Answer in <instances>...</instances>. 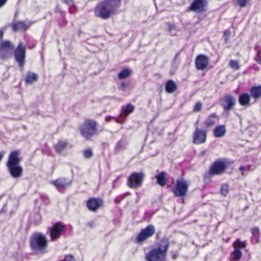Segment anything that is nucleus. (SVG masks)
Returning a JSON list of instances; mask_svg holds the SVG:
<instances>
[{
  "instance_id": "nucleus-6",
  "label": "nucleus",
  "mask_w": 261,
  "mask_h": 261,
  "mask_svg": "<svg viewBox=\"0 0 261 261\" xmlns=\"http://www.w3.org/2000/svg\"><path fill=\"white\" fill-rule=\"evenodd\" d=\"M190 183L184 178H178L172 191L176 197H182L187 195Z\"/></svg>"
},
{
  "instance_id": "nucleus-40",
  "label": "nucleus",
  "mask_w": 261,
  "mask_h": 261,
  "mask_svg": "<svg viewBox=\"0 0 261 261\" xmlns=\"http://www.w3.org/2000/svg\"><path fill=\"white\" fill-rule=\"evenodd\" d=\"M248 0H237L238 4L241 7H245L247 5Z\"/></svg>"
},
{
  "instance_id": "nucleus-14",
  "label": "nucleus",
  "mask_w": 261,
  "mask_h": 261,
  "mask_svg": "<svg viewBox=\"0 0 261 261\" xmlns=\"http://www.w3.org/2000/svg\"><path fill=\"white\" fill-rule=\"evenodd\" d=\"M207 132L196 127L193 135V142L195 144L204 143L206 140Z\"/></svg>"
},
{
  "instance_id": "nucleus-41",
  "label": "nucleus",
  "mask_w": 261,
  "mask_h": 261,
  "mask_svg": "<svg viewBox=\"0 0 261 261\" xmlns=\"http://www.w3.org/2000/svg\"><path fill=\"white\" fill-rule=\"evenodd\" d=\"M231 35L230 31L228 30H226L223 34L224 38L226 41H227L229 40V38Z\"/></svg>"
},
{
  "instance_id": "nucleus-9",
  "label": "nucleus",
  "mask_w": 261,
  "mask_h": 261,
  "mask_svg": "<svg viewBox=\"0 0 261 261\" xmlns=\"http://www.w3.org/2000/svg\"><path fill=\"white\" fill-rule=\"evenodd\" d=\"M234 250L231 254V260L232 261H238L242 256L241 249H245L246 247V243L245 241H241L237 239L233 244Z\"/></svg>"
},
{
  "instance_id": "nucleus-50",
  "label": "nucleus",
  "mask_w": 261,
  "mask_h": 261,
  "mask_svg": "<svg viewBox=\"0 0 261 261\" xmlns=\"http://www.w3.org/2000/svg\"><path fill=\"white\" fill-rule=\"evenodd\" d=\"M252 68H253L255 70H259V67H257L256 65H254L252 66Z\"/></svg>"
},
{
  "instance_id": "nucleus-13",
  "label": "nucleus",
  "mask_w": 261,
  "mask_h": 261,
  "mask_svg": "<svg viewBox=\"0 0 261 261\" xmlns=\"http://www.w3.org/2000/svg\"><path fill=\"white\" fill-rule=\"evenodd\" d=\"M15 60L18 63L20 67H23L25 62V47L21 43H20L14 51Z\"/></svg>"
},
{
  "instance_id": "nucleus-4",
  "label": "nucleus",
  "mask_w": 261,
  "mask_h": 261,
  "mask_svg": "<svg viewBox=\"0 0 261 261\" xmlns=\"http://www.w3.org/2000/svg\"><path fill=\"white\" fill-rule=\"evenodd\" d=\"M30 244L33 251L37 254H44L46 252L47 240L46 237L39 232L34 233L30 240Z\"/></svg>"
},
{
  "instance_id": "nucleus-38",
  "label": "nucleus",
  "mask_w": 261,
  "mask_h": 261,
  "mask_svg": "<svg viewBox=\"0 0 261 261\" xmlns=\"http://www.w3.org/2000/svg\"><path fill=\"white\" fill-rule=\"evenodd\" d=\"M201 108H202L201 103L200 102H197L196 103V104L194 107L193 111L196 112H199L201 110Z\"/></svg>"
},
{
  "instance_id": "nucleus-23",
  "label": "nucleus",
  "mask_w": 261,
  "mask_h": 261,
  "mask_svg": "<svg viewBox=\"0 0 261 261\" xmlns=\"http://www.w3.org/2000/svg\"><path fill=\"white\" fill-rule=\"evenodd\" d=\"M250 95L251 97L255 100L259 99L261 97V86H254L250 89Z\"/></svg>"
},
{
  "instance_id": "nucleus-1",
  "label": "nucleus",
  "mask_w": 261,
  "mask_h": 261,
  "mask_svg": "<svg viewBox=\"0 0 261 261\" xmlns=\"http://www.w3.org/2000/svg\"><path fill=\"white\" fill-rule=\"evenodd\" d=\"M121 0H103L94 9L96 17L107 19L116 14L121 5Z\"/></svg>"
},
{
  "instance_id": "nucleus-53",
  "label": "nucleus",
  "mask_w": 261,
  "mask_h": 261,
  "mask_svg": "<svg viewBox=\"0 0 261 261\" xmlns=\"http://www.w3.org/2000/svg\"><path fill=\"white\" fill-rule=\"evenodd\" d=\"M35 43L34 41H33V44L31 46H29L28 47L30 48H33V47H35Z\"/></svg>"
},
{
  "instance_id": "nucleus-42",
  "label": "nucleus",
  "mask_w": 261,
  "mask_h": 261,
  "mask_svg": "<svg viewBox=\"0 0 261 261\" xmlns=\"http://www.w3.org/2000/svg\"><path fill=\"white\" fill-rule=\"evenodd\" d=\"M254 49L256 51V55L261 54V46L258 44H256L254 47Z\"/></svg>"
},
{
  "instance_id": "nucleus-18",
  "label": "nucleus",
  "mask_w": 261,
  "mask_h": 261,
  "mask_svg": "<svg viewBox=\"0 0 261 261\" xmlns=\"http://www.w3.org/2000/svg\"><path fill=\"white\" fill-rule=\"evenodd\" d=\"M209 64V60L203 55H198L195 60V66L198 70L205 69Z\"/></svg>"
},
{
  "instance_id": "nucleus-44",
  "label": "nucleus",
  "mask_w": 261,
  "mask_h": 261,
  "mask_svg": "<svg viewBox=\"0 0 261 261\" xmlns=\"http://www.w3.org/2000/svg\"><path fill=\"white\" fill-rule=\"evenodd\" d=\"M254 59L258 64L261 65V54L256 55L254 57Z\"/></svg>"
},
{
  "instance_id": "nucleus-20",
  "label": "nucleus",
  "mask_w": 261,
  "mask_h": 261,
  "mask_svg": "<svg viewBox=\"0 0 261 261\" xmlns=\"http://www.w3.org/2000/svg\"><path fill=\"white\" fill-rule=\"evenodd\" d=\"M102 204V200L100 198H92L87 201L88 208L92 212L97 211Z\"/></svg>"
},
{
  "instance_id": "nucleus-55",
  "label": "nucleus",
  "mask_w": 261,
  "mask_h": 261,
  "mask_svg": "<svg viewBox=\"0 0 261 261\" xmlns=\"http://www.w3.org/2000/svg\"><path fill=\"white\" fill-rule=\"evenodd\" d=\"M89 224H90V226H92V224L90 223Z\"/></svg>"
},
{
  "instance_id": "nucleus-37",
  "label": "nucleus",
  "mask_w": 261,
  "mask_h": 261,
  "mask_svg": "<svg viewBox=\"0 0 261 261\" xmlns=\"http://www.w3.org/2000/svg\"><path fill=\"white\" fill-rule=\"evenodd\" d=\"M128 82H122L119 84V89L121 91H126V88L128 87Z\"/></svg>"
},
{
  "instance_id": "nucleus-49",
  "label": "nucleus",
  "mask_w": 261,
  "mask_h": 261,
  "mask_svg": "<svg viewBox=\"0 0 261 261\" xmlns=\"http://www.w3.org/2000/svg\"><path fill=\"white\" fill-rule=\"evenodd\" d=\"M169 28L171 30V29H175V26L174 25V24H170L169 25Z\"/></svg>"
},
{
  "instance_id": "nucleus-32",
  "label": "nucleus",
  "mask_w": 261,
  "mask_h": 261,
  "mask_svg": "<svg viewBox=\"0 0 261 261\" xmlns=\"http://www.w3.org/2000/svg\"><path fill=\"white\" fill-rule=\"evenodd\" d=\"M252 233L253 237L252 238V241L256 243L258 241L259 236V229L258 227H255L252 229Z\"/></svg>"
},
{
  "instance_id": "nucleus-45",
  "label": "nucleus",
  "mask_w": 261,
  "mask_h": 261,
  "mask_svg": "<svg viewBox=\"0 0 261 261\" xmlns=\"http://www.w3.org/2000/svg\"><path fill=\"white\" fill-rule=\"evenodd\" d=\"M118 118V117H114L110 116H107L105 118V120L107 122H110L112 120H115L116 122V119Z\"/></svg>"
},
{
  "instance_id": "nucleus-21",
  "label": "nucleus",
  "mask_w": 261,
  "mask_h": 261,
  "mask_svg": "<svg viewBox=\"0 0 261 261\" xmlns=\"http://www.w3.org/2000/svg\"><path fill=\"white\" fill-rule=\"evenodd\" d=\"M31 25L30 23H27L24 21H17L11 25L13 31H25L28 29Z\"/></svg>"
},
{
  "instance_id": "nucleus-54",
  "label": "nucleus",
  "mask_w": 261,
  "mask_h": 261,
  "mask_svg": "<svg viewBox=\"0 0 261 261\" xmlns=\"http://www.w3.org/2000/svg\"><path fill=\"white\" fill-rule=\"evenodd\" d=\"M36 217L38 218V219H40V217L39 215H36Z\"/></svg>"
},
{
  "instance_id": "nucleus-26",
  "label": "nucleus",
  "mask_w": 261,
  "mask_h": 261,
  "mask_svg": "<svg viewBox=\"0 0 261 261\" xmlns=\"http://www.w3.org/2000/svg\"><path fill=\"white\" fill-rule=\"evenodd\" d=\"M127 145V142L125 139L122 138L120 140L115 146L114 149L115 153H117L124 150L126 148Z\"/></svg>"
},
{
  "instance_id": "nucleus-28",
  "label": "nucleus",
  "mask_w": 261,
  "mask_h": 261,
  "mask_svg": "<svg viewBox=\"0 0 261 261\" xmlns=\"http://www.w3.org/2000/svg\"><path fill=\"white\" fill-rule=\"evenodd\" d=\"M218 120V117L215 114H213L204 121V124L206 127H209L213 126Z\"/></svg>"
},
{
  "instance_id": "nucleus-39",
  "label": "nucleus",
  "mask_w": 261,
  "mask_h": 261,
  "mask_svg": "<svg viewBox=\"0 0 261 261\" xmlns=\"http://www.w3.org/2000/svg\"><path fill=\"white\" fill-rule=\"evenodd\" d=\"M250 169V167L249 166H241L240 167V170L242 172L243 175L245 174L246 172L249 171Z\"/></svg>"
},
{
  "instance_id": "nucleus-56",
  "label": "nucleus",
  "mask_w": 261,
  "mask_h": 261,
  "mask_svg": "<svg viewBox=\"0 0 261 261\" xmlns=\"http://www.w3.org/2000/svg\"><path fill=\"white\" fill-rule=\"evenodd\" d=\"M4 211V207L2 209V211Z\"/></svg>"
},
{
  "instance_id": "nucleus-3",
  "label": "nucleus",
  "mask_w": 261,
  "mask_h": 261,
  "mask_svg": "<svg viewBox=\"0 0 261 261\" xmlns=\"http://www.w3.org/2000/svg\"><path fill=\"white\" fill-rule=\"evenodd\" d=\"M18 155V151L11 152L6 164L8 171L12 177L14 178L20 177L23 173V169L19 164L20 159Z\"/></svg>"
},
{
  "instance_id": "nucleus-7",
  "label": "nucleus",
  "mask_w": 261,
  "mask_h": 261,
  "mask_svg": "<svg viewBox=\"0 0 261 261\" xmlns=\"http://www.w3.org/2000/svg\"><path fill=\"white\" fill-rule=\"evenodd\" d=\"M3 32L0 30V58L5 60L8 58L14 49V46L9 41H3Z\"/></svg>"
},
{
  "instance_id": "nucleus-43",
  "label": "nucleus",
  "mask_w": 261,
  "mask_h": 261,
  "mask_svg": "<svg viewBox=\"0 0 261 261\" xmlns=\"http://www.w3.org/2000/svg\"><path fill=\"white\" fill-rule=\"evenodd\" d=\"M62 2L67 4L69 7L73 6L74 5L73 0H62Z\"/></svg>"
},
{
  "instance_id": "nucleus-27",
  "label": "nucleus",
  "mask_w": 261,
  "mask_h": 261,
  "mask_svg": "<svg viewBox=\"0 0 261 261\" xmlns=\"http://www.w3.org/2000/svg\"><path fill=\"white\" fill-rule=\"evenodd\" d=\"M38 75L32 72H28L25 75L24 79L25 82L27 84H32L38 80Z\"/></svg>"
},
{
  "instance_id": "nucleus-15",
  "label": "nucleus",
  "mask_w": 261,
  "mask_h": 261,
  "mask_svg": "<svg viewBox=\"0 0 261 261\" xmlns=\"http://www.w3.org/2000/svg\"><path fill=\"white\" fill-rule=\"evenodd\" d=\"M135 107L130 103L122 106L121 113L116 119V122L122 123L125 121L126 117L131 114L134 110Z\"/></svg>"
},
{
  "instance_id": "nucleus-29",
  "label": "nucleus",
  "mask_w": 261,
  "mask_h": 261,
  "mask_svg": "<svg viewBox=\"0 0 261 261\" xmlns=\"http://www.w3.org/2000/svg\"><path fill=\"white\" fill-rule=\"evenodd\" d=\"M177 88L176 84L172 80L168 81L166 84L165 89L168 93H173L177 90Z\"/></svg>"
},
{
  "instance_id": "nucleus-48",
  "label": "nucleus",
  "mask_w": 261,
  "mask_h": 261,
  "mask_svg": "<svg viewBox=\"0 0 261 261\" xmlns=\"http://www.w3.org/2000/svg\"><path fill=\"white\" fill-rule=\"evenodd\" d=\"M7 0H0V8L2 7L7 2Z\"/></svg>"
},
{
  "instance_id": "nucleus-12",
  "label": "nucleus",
  "mask_w": 261,
  "mask_h": 261,
  "mask_svg": "<svg viewBox=\"0 0 261 261\" xmlns=\"http://www.w3.org/2000/svg\"><path fill=\"white\" fill-rule=\"evenodd\" d=\"M236 103V98L230 94L224 95L220 99V104L225 111H228L232 110Z\"/></svg>"
},
{
  "instance_id": "nucleus-5",
  "label": "nucleus",
  "mask_w": 261,
  "mask_h": 261,
  "mask_svg": "<svg viewBox=\"0 0 261 261\" xmlns=\"http://www.w3.org/2000/svg\"><path fill=\"white\" fill-rule=\"evenodd\" d=\"M97 123L92 119H86L79 126L82 136L86 140H90L98 133Z\"/></svg>"
},
{
  "instance_id": "nucleus-46",
  "label": "nucleus",
  "mask_w": 261,
  "mask_h": 261,
  "mask_svg": "<svg viewBox=\"0 0 261 261\" xmlns=\"http://www.w3.org/2000/svg\"><path fill=\"white\" fill-rule=\"evenodd\" d=\"M40 198L42 201H43L46 203H47L48 202V199L46 195L41 194L40 195Z\"/></svg>"
},
{
  "instance_id": "nucleus-35",
  "label": "nucleus",
  "mask_w": 261,
  "mask_h": 261,
  "mask_svg": "<svg viewBox=\"0 0 261 261\" xmlns=\"http://www.w3.org/2000/svg\"><path fill=\"white\" fill-rule=\"evenodd\" d=\"M130 193L129 192L125 193L123 194L117 196L115 199V202L117 203H119L122 200L124 199L127 196H129Z\"/></svg>"
},
{
  "instance_id": "nucleus-22",
  "label": "nucleus",
  "mask_w": 261,
  "mask_h": 261,
  "mask_svg": "<svg viewBox=\"0 0 261 261\" xmlns=\"http://www.w3.org/2000/svg\"><path fill=\"white\" fill-rule=\"evenodd\" d=\"M67 141H59L55 146L56 151L58 153H62L66 149L71 148Z\"/></svg>"
},
{
  "instance_id": "nucleus-51",
  "label": "nucleus",
  "mask_w": 261,
  "mask_h": 261,
  "mask_svg": "<svg viewBox=\"0 0 261 261\" xmlns=\"http://www.w3.org/2000/svg\"><path fill=\"white\" fill-rule=\"evenodd\" d=\"M4 153L3 152H0V161L2 160Z\"/></svg>"
},
{
  "instance_id": "nucleus-8",
  "label": "nucleus",
  "mask_w": 261,
  "mask_h": 261,
  "mask_svg": "<svg viewBox=\"0 0 261 261\" xmlns=\"http://www.w3.org/2000/svg\"><path fill=\"white\" fill-rule=\"evenodd\" d=\"M155 233V228L152 225H149L141 231L138 234L136 239V242L141 244L149 237H151Z\"/></svg>"
},
{
  "instance_id": "nucleus-31",
  "label": "nucleus",
  "mask_w": 261,
  "mask_h": 261,
  "mask_svg": "<svg viewBox=\"0 0 261 261\" xmlns=\"http://www.w3.org/2000/svg\"><path fill=\"white\" fill-rule=\"evenodd\" d=\"M132 73L130 70L125 68L121 71L118 74V77L119 80H122L129 77Z\"/></svg>"
},
{
  "instance_id": "nucleus-30",
  "label": "nucleus",
  "mask_w": 261,
  "mask_h": 261,
  "mask_svg": "<svg viewBox=\"0 0 261 261\" xmlns=\"http://www.w3.org/2000/svg\"><path fill=\"white\" fill-rule=\"evenodd\" d=\"M156 178L159 185L162 187H164L166 185L167 179L165 176V173L164 172H162L156 175Z\"/></svg>"
},
{
  "instance_id": "nucleus-19",
  "label": "nucleus",
  "mask_w": 261,
  "mask_h": 261,
  "mask_svg": "<svg viewBox=\"0 0 261 261\" xmlns=\"http://www.w3.org/2000/svg\"><path fill=\"white\" fill-rule=\"evenodd\" d=\"M206 5V0H194L191 4L190 9L193 11L202 12L205 10L204 8Z\"/></svg>"
},
{
  "instance_id": "nucleus-34",
  "label": "nucleus",
  "mask_w": 261,
  "mask_h": 261,
  "mask_svg": "<svg viewBox=\"0 0 261 261\" xmlns=\"http://www.w3.org/2000/svg\"><path fill=\"white\" fill-rule=\"evenodd\" d=\"M83 155L85 158L89 159L93 156V152L91 149H86L83 151Z\"/></svg>"
},
{
  "instance_id": "nucleus-25",
  "label": "nucleus",
  "mask_w": 261,
  "mask_h": 261,
  "mask_svg": "<svg viewBox=\"0 0 261 261\" xmlns=\"http://www.w3.org/2000/svg\"><path fill=\"white\" fill-rule=\"evenodd\" d=\"M226 130L224 125H218L214 129L213 134L214 136L216 138H221L223 137Z\"/></svg>"
},
{
  "instance_id": "nucleus-36",
  "label": "nucleus",
  "mask_w": 261,
  "mask_h": 261,
  "mask_svg": "<svg viewBox=\"0 0 261 261\" xmlns=\"http://www.w3.org/2000/svg\"><path fill=\"white\" fill-rule=\"evenodd\" d=\"M229 191L228 186L227 184H223L221 187V193L223 196H226Z\"/></svg>"
},
{
  "instance_id": "nucleus-11",
  "label": "nucleus",
  "mask_w": 261,
  "mask_h": 261,
  "mask_svg": "<svg viewBox=\"0 0 261 261\" xmlns=\"http://www.w3.org/2000/svg\"><path fill=\"white\" fill-rule=\"evenodd\" d=\"M65 230L64 225L61 222L53 225L52 227L48 228L49 235L52 241H55L63 235Z\"/></svg>"
},
{
  "instance_id": "nucleus-17",
  "label": "nucleus",
  "mask_w": 261,
  "mask_h": 261,
  "mask_svg": "<svg viewBox=\"0 0 261 261\" xmlns=\"http://www.w3.org/2000/svg\"><path fill=\"white\" fill-rule=\"evenodd\" d=\"M50 183L54 185L60 192L64 191L66 188L71 185V182L66 178H59L55 180H52Z\"/></svg>"
},
{
  "instance_id": "nucleus-33",
  "label": "nucleus",
  "mask_w": 261,
  "mask_h": 261,
  "mask_svg": "<svg viewBox=\"0 0 261 261\" xmlns=\"http://www.w3.org/2000/svg\"><path fill=\"white\" fill-rule=\"evenodd\" d=\"M229 65L231 68L234 70H238L240 69V67L239 62L237 60H230Z\"/></svg>"
},
{
  "instance_id": "nucleus-10",
  "label": "nucleus",
  "mask_w": 261,
  "mask_h": 261,
  "mask_svg": "<svg viewBox=\"0 0 261 261\" xmlns=\"http://www.w3.org/2000/svg\"><path fill=\"white\" fill-rule=\"evenodd\" d=\"M145 174L142 172H134L128 179V186L131 188L140 186L142 183Z\"/></svg>"
},
{
  "instance_id": "nucleus-47",
  "label": "nucleus",
  "mask_w": 261,
  "mask_h": 261,
  "mask_svg": "<svg viewBox=\"0 0 261 261\" xmlns=\"http://www.w3.org/2000/svg\"><path fill=\"white\" fill-rule=\"evenodd\" d=\"M69 11L70 13H74L76 11V7L74 5L69 7Z\"/></svg>"
},
{
  "instance_id": "nucleus-16",
  "label": "nucleus",
  "mask_w": 261,
  "mask_h": 261,
  "mask_svg": "<svg viewBox=\"0 0 261 261\" xmlns=\"http://www.w3.org/2000/svg\"><path fill=\"white\" fill-rule=\"evenodd\" d=\"M226 169L225 163L221 161H215L212 166L210 173L213 175H219L222 174Z\"/></svg>"
},
{
  "instance_id": "nucleus-24",
  "label": "nucleus",
  "mask_w": 261,
  "mask_h": 261,
  "mask_svg": "<svg viewBox=\"0 0 261 261\" xmlns=\"http://www.w3.org/2000/svg\"><path fill=\"white\" fill-rule=\"evenodd\" d=\"M250 95L248 93H242L239 97V103L244 107H247L250 105Z\"/></svg>"
},
{
  "instance_id": "nucleus-52",
  "label": "nucleus",
  "mask_w": 261,
  "mask_h": 261,
  "mask_svg": "<svg viewBox=\"0 0 261 261\" xmlns=\"http://www.w3.org/2000/svg\"><path fill=\"white\" fill-rule=\"evenodd\" d=\"M172 258L173 259H175L176 258H177V255L175 254H173L172 255Z\"/></svg>"
},
{
  "instance_id": "nucleus-2",
  "label": "nucleus",
  "mask_w": 261,
  "mask_h": 261,
  "mask_svg": "<svg viewBox=\"0 0 261 261\" xmlns=\"http://www.w3.org/2000/svg\"><path fill=\"white\" fill-rule=\"evenodd\" d=\"M169 245L168 239L163 238L145 254V259L147 261H166Z\"/></svg>"
}]
</instances>
